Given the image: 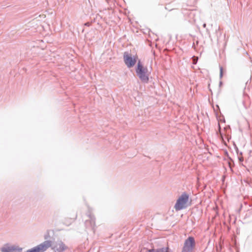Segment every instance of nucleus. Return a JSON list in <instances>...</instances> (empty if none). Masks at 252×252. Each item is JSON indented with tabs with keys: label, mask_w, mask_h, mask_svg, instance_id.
<instances>
[{
	"label": "nucleus",
	"mask_w": 252,
	"mask_h": 252,
	"mask_svg": "<svg viewBox=\"0 0 252 252\" xmlns=\"http://www.w3.org/2000/svg\"><path fill=\"white\" fill-rule=\"evenodd\" d=\"M189 196L186 193H183L177 200L174 208L176 211H179L186 208L188 206Z\"/></svg>",
	"instance_id": "nucleus-1"
},
{
	"label": "nucleus",
	"mask_w": 252,
	"mask_h": 252,
	"mask_svg": "<svg viewBox=\"0 0 252 252\" xmlns=\"http://www.w3.org/2000/svg\"><path fill=\"white\" fill-rule=\"evenodd\" d=\"M0 251L1 252H22V249L18 246L6 244L1 248Z\"/></svg>",
	"instance_id": "nucleus-5"
},
{
	"label": "nucleus",
	"mask_w": 252,
	"mask_h": 252,
	"mask_svg": "<svg viewBox=\"0 0 252 252\" xmlns=\"http://www.w3.org/2000/svg\"><path fill=\"white\" fill-rule=\"evenodd\" d=\"M169 249L168 247L163 248L158 250L151 249L148 251L147 252H169Z\"/></svg>",
	"instance_id": "nucleus-7"
},
{
	"label": "nucleus",
	"mask_w": 252,
	"mask_h": 252,
	"mask_svg": "<svg viewBox=\"0 0 252 252\" xmlns=\"http://www.w3.org/2000/svg\"><path fill=\"white\" fill-rule=\"evenodd\" d=\"M197 60H198V58L197 57L193 56L192 57V63H193V64H195L197 63Z\"/></svg>",
	"instance_id": "nucleus-8"
},
{
	"label": "nucleus",
	"mask_w": 252,
	"mask_h": 252,
	"mask_svg": "<svg viewBox=\"0 0 252 252\" xmlns=\"http://www.w3.org/2000/svg\"><path fill=\"white\" fill-rule=\"evenodd\" d=\"M89 25H90V24H89V23H86V24H85V25H86V26H89Z\"/></svg>",
	"instance_id": "nucleus-10"
},
{
	"label": "nucleus",
	"mask_w": 252,
	"mask_h": 252,
	"mask_svg": "<svg viewBox=\"0 0 252 252\" xmlns=\"http://www.w3.org/2000/svg\"><path fill=\"white\" fill-rule=\"evenodd\" d=\"M195 246V242L193 237H189L185 241L182 252H192Z\"/></svg>",
	"instance_id": "nucleus-3"
},
{
	"label": "nucleus",
	"mask_w": 252,
	"mask_h": 252,
	"mask_svg": "<svg viewBox=\"0 0 252 252\" xmlns=\"http://www.w3.org/2000/svg\"><path fill=\"white\" fill-rule=\"evenodd\" d=\"M67 249V246L61 241L57 242L52 247L55 252H63Z\"/></svg>",
	"instance_id": "nucleus-6"
},
{
	"label": "nucleus",
	"mask_w": 252,
	"mask_h": 252,
	"mask_svg": "<svg viewBox=\"0 0 252 252\" xmlns=\"http://www.w3.org/2000/svg\"><path fill=\"white\" fill-rule=\"evenodd\" d=\"M138 59V56L136 55L133 57L127 52L124 53V61L126 65L128 68L133 67L136 63Z\"/></svg>",
	"instance_id": "nucleus-4"
},
{
	"label": "nucleus",
	"mask_w": 252,
	"mask_h": 252,
	"mask_svg": "<svg viewBox=\"0 0 252 252\" xmlns=\"http://www.w3.org/2000/svg\"><path fill=\"white\" fill-rule=\"evenodd\" d=\"M136 73L140 79L145 82H147L149 80L148 69L146 67H144L141 63L140 61H139L137 63V67L136 68Z\"/></svg>",
	"instance_id": "nucleus-2"
},
{
	"label": "nucleus",
	"mask_w": 252,
	"mask_h": 252,
	"mask_svg": "<svg viewBox=\"0 0 252 252\" xmlns=\"http://www.w3.org/2000/svg\"><path fill=\"white\" fill-rule=\"evenodd\" d=\"M223 74V68L222 67H220V77L221 78L222 77Z\"/></svg>",
	"instance_id": "nucleus-9"
}]
</instances>
